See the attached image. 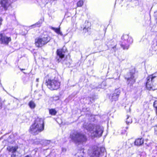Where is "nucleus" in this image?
I'll return each mask as SVG.
<instances>
[{
	"label": "nucleus",
	"mask_w": 157,
	"mask_h": 157,
	"mask_svg": "<svg viewBox=\"0 0 157 157\" xmlns=\"http://www.w3.org/2000/svg\"><path fill=\"white\" fill-rule=\"evenodd\" d=\"M44 129V120L42 118H37L34 123L30 127L29 132L34 134H37Z\"/></svg>",
	"instance_id": "f257e3e1"
},
{
	"label": "nucleus",
	"mask_w": 157,
	"mask_h": 157,
	"mask_svg": "<svg viewBox=\"0 0 157 157\" xmlns=\"http://www.w3.org/2000/svg\"><path fill=\"white\" fill-rule=\"evenodd\" d=\"M84 127L90 132L92 136L100 137L102 135L103 130L99 126L90 124L85 125Z\"/></svg>",
	"instance_id": "f03ea898"
},
{
	"label": "nucleus",
	"mask_w": 157,
	"mask_h": 157,
	"mask_svg": "<svg viewBox=\"0 0 157 157\" xmlns=\"http://www.w3.org/2000/svg\"><path fill=\"white\" fill-rule=\"evenodd\" d=\"M146 86L149 90L157 89V77L153 75L148 76L147 78Z\"/></svg>",
	"instance_id": "7ed1b4c3"
},
{
	"label": "nucleus",
	"mask_w": 157,
	"mask_h": 157,
	"mask_svg": "<svg viewBox=\"0 0 157 157\" xmlns=\"http://www.w3.org/2000/svg\"><path fill=\"white\" fill-rule=\"evenodd\" d=\"M48 87L51 90H57L60 86V83L57 78L49 79L46 81Z\"/></svg>",
	"instance_id": "20e7f679"
},
{
	"label": "nucleus",
	"mask_w": 157,
	"mask_h": 157,
	"mask_svg": "<svg viewBox=\"0 0 157 157\" xmlns=\"http://www.w3.org/2000/svg\"><path fill=\"white\" fill-rule=\"evenodd\" d=\"M72 139L76 143H79L85 142L87 140L86 136L85 135L79 133L74 134L72 137Z\"/></svg>",
	"instance_id": "39448f33"
},
{
	"label": "nucleus",
	"mask_w": 157,
	"mask_h": 157,
	"mask_svg": "<svg viewBox=\"0 0 157 157\" xmlns=\"http://www.w3.org/2000/svg\"><path fill=\"white\" fill-rule=\"evenodd\" d=\"M49 41L47 37H42V38H38L35 40V44L38 47H41Z\"/></svg>",
	"instance_id": "423d86ee"
},
{
	"label": "nucleus",
	"mask_w": 157,
	"mask_h": 157,
	"mask_svg": "<svg viewBox=\"0 0 157 157\" xmlns=\"http://www.w3.org/2000/svg\"><path fill=\"white\" fill-rule=\"evenodd\" d=\"M11 3L10 0H0V4L1 6L5 10H6Z\"/></svg>",
	"instance_id": "0eeeda50"
},
{
	"label": "nucleus",
	"mask_w": 157,
	"mask_h": 157,
	"mask_svg": "<svg viewBox=\"0 0 157 157\" xmlns=\"http://www.w3.org/2000/svg\"><path fill=\"white\" fill-rule=\"evenodd\" d=\"M105 151V149L104 147H102L100 148L96 147L94 149L93 152V155H92V156H99L101 154L100 151L104 152Z\"/></svg>",
	"instance_id": "6e6552de"
},
{
	"label": "nucleus",
	"mask_w": 157,
	"mask_h": 157,
	"mask_svg": "<svg viewBox=\"0 0 157 157\" xmlns=\"http://www.w3.org/2000/svg\"><path fill=\"white\" fill-rule=\"evenodd\" d=\"M0 40H1L2 43L7 44L11 40V39L10 37L2 36V34H0Z\"/></svg>",
	"instance_id": "1a4fd4ad"
},
{
	"label": "nucleus",
	"mask_w": 157,
	"mask_h": 157,
	"mask_svg": "<svg viewBox=\"0 0 157 157\" xmlns=\"http://www.w3.org/2000/svg\"><path fill=\"white\" fill-rule=\"evenodd\" d=\"M129 75L130 76H128L127 77V80L129 83H130L131 84H133L135 82V79H134V76L133 73H130Z\"/></svg>",
	"instance_id": "9d476101"
},
{
	"label": "nucleus",
	"mask_w": 157,
	"mask_h": 157,
	"mask_svg": "<svg viewBox=\"0 0 157 157\" xmlns=\"http://www.w3.org/2000/svg\"><path fill=\"white\" fill-rule=\"evenodd\" d=\"M18 148L17 146H8L7 148V150L9 152H11L12 153H15Z\"/></svg>",
	"instance_id": "9b49d317"
},
{
	"label": "nucleus",
	"mask_w": 157,
	"mask_h": 157,
	"mask_svg": "<svg viewBox=\"0 0 157 157\" xmlns=\"http://www.w3.org/2000/svg\"><path fill=\"white\" fill-rule=\"evenodd\" d=\"M57 52L58 55L61 59H62L64 57V52L63 51L62 49H58Z\"/></svg>",
	"instance_id": "f8f14e48"
},
{
	"label": "nucleus",
	"mask_w": 157,
	"mask_h": 157,
	"mask_svg": "<svg viewBox=\"0 0 157 157\" xmlns=\"http://www.w3.org/2000/svg\"><path fill=\"white\" fill-rule=\"evenodd\" d=\"M144 143V140L142 138L138 139L134 142L135 144L137 146H140Z\"/></svg>",
	"instance_id": "ddd939ff"
},
{
	"label": "nucleus",
	"mask_w": 157,
	"mask_h": 157,
	"mask_svg": "<svg viewBox=\"0 0 157 157\" xmlns=\"http://www.w3.org/2000/svg\"><path fill=\"white\" fill-rule=\"evenodd\" d=\"M51 29L54 30L57 34L60 35L61 36L63 35V34L62 32L60 31V28H57L53 27H51Z\"/></svg>",
	"instance_id": "4468645a"
},
{
	"label": "nucleus",
	"mask_w": 157,
	"mask_h": 157,
	"mask_svg": "<svg viewBox=\"0 0 157 157\" xmlns=\"http://www.w3.org/2000/svg\"><path fill=\"white\" fill-rule=\"evenodd\" d=\"M49 114L52 115H56L57 112L55 109H51L49 110Z\"/></svg>",
	"instance_id": "2eb2a0df"
},
{
	"label": "nucleus",
	"mask_w": 157,
	"mask_h": 157,
	"mask_svg": "<svg viewBox=\"0 0 157 157\" xmlns=\"http://www.w3.org/2000/svg\"><path fill=\"white\" fill-rule=\"evenodd\" d=\"M118 97V94L114 93L112 96V99L113 101H116L117 100Z\"/></svg>",
	"instance_id": "dca6fc26"
},
{
	"label": "nucleus",
	"mask_w": 157,
	"mask_h": 157,
	"mask_svg": "<svg viewBox=\"0 0 157 157\" xmlns=\"http://www.w3.org/2000/svg\"><path fill=\"white\" fill-rule=\"evenodd\" d=\"M29 105L31 108H34L35 107V104L32 101H31L29 103Z\"/></svg>",
	"instance_id": "f3484780"
},
{
	"label": "nucleus",
	"mask_w": 157,
	"mask_h": 157,
	"mask_svg": "<svg viewBox=\"0 0 157 157\" xmlns=\"http://www.w3.org/2000/svg\"><path fill=\"white\" fill-rule=\"evenodd\" d=\"M132 122V120L129 116H127V118L126 120V123L128 124L130 123H131Z\"/></svg>",
	"instance_id": "a211bd4d"
},
{
	"label": "nucleus",
	"mask_w": 157,
	"mask_h": 157,
	"mask_svg": "<svg viewBox=\"0 0 157 157\" xmlns=\"http://www.w3.org/2000/svg\"><path fill=\"white\" fill-rule=\"evenodd\" d=\"M83 3V1L80 0L77 3V6L78 7H81L82 6Z\"/></svg>",
	"instance_id": "6ab92c4d"
},
{
	"label": "nucleus",
	"mask_w": 157,
	"mask_h": 157,
	"mask_svg": "<svg viewBox=\"0 0 157 157\" xmlns=\"http://www.w3.org/2000/svg\"><path fill=\"white\" fill-rule=\"evenodd\" d=\"M153 106L155 109V112L157 115V101H155L154 103Z\"/></svg>",
	"instance_id": "aec40b11"
},
{
	"label": "nucleus",
	"mask_w": 157,
	"mask_h": 157,
	"mask_svg": "<svg viewBox=\"0 0 157 157\" xmlns=\"http://www.w3.org/2000/svg\"><path fill=\"white\" fill-rule=\"evenodd\" d=\"M121 47L123 48V49H128V48L129 45L128 44L124 46V45H121Z\"/></svg>",
	"instance_id": "412c9836"
},
{
	"label": "nucleus",
	"mask_w": 157,
	"mask_h": 157,
	"mask_svg": "<svg viewBox=\"0 0 157 157\" xmlns=\"http://www.w3.org/2000/svg\"><path fill=\"white\" fill-rule=\"evenodd\" d=\"M128 38V35H125L123 36L122 37V38L123 39H125V38Z\"/></svg>",
	"instance_id": "4be33fe9"
},
{
	"label": "nucleus",
	"mask_w": 157,
	"mask_h": 157,
	"mask_svg": "<svg viewBox=\"0 0 157 157\" xmlns=\"http://www.w3.org/2000/svg\"><path fill=\"white\" fill-rule=\"evenodd\" d=\"M155 134H156L157 135V125L155 126Z\"/></svg>",
	"instance_id": "5701e85b"
},
{
	"label": "nucleus",
	"mask_w": 157,
	"mask_h": 157,
	"mask_svg": "<svg viewBox=\"0 0 157 157\" xmlns=\"http://www.w3.org/2000/svg\"><path fill=\"white\" fill-rule=\"evenodd\" d=\"M16 155L15 154V153H12L11 155V157H16Z\"/></svg>",
	"instance_id": "b1692460"
},
{
	"label": "nucleus",
	"mask_w": 157,
	"mask_h": 157,
	"mask_svg": "<svg viewBox=\"0 0 157 157\" xmlns=\"http://www.w3.org/2000/svg\"><path fill=\"white\" fill-rule=\"evenodd\" d=\"M36 80L37 82H39V78H37L36 79Z\"/></svg>",
	"instance_id": "393cba45"
},
{
	"label": "nucleus",
	"mask_w": 157,
	"mask_h": 157,
	"mask_svg": "<svg viewBox=\"0 0 157 157\" xmlns=\"http://www.w3.org/2000/svg\"><path fill=\"white\" fill-rule=\"evenodd\" d=\"M156 19H157L156 22H157V16H156Z\"/></svg>",
	"instance_id": "a878e982"
},
{
	"label": "nucleus",
	"mask_w": 157,
	"mask_h": 157,
	"mask_svg": "<svg viewBox=\"0 0 157 157\" xmlns=\"http://www.w3.org/2000/svg\"><path fill=\"white\" fill-rule=\"evenodd\" d=\"M132 40V39L131 38H130L129 39V40Z\"/></svg>",
	"instance_id": "bb28decb"
}]
</instances>
